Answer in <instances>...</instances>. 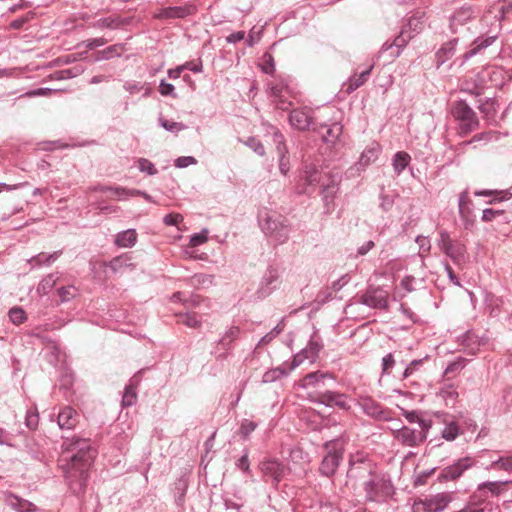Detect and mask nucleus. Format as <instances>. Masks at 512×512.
<instances>
[{"instance_id":"nucleus-2","label":"nucleus","mask_w":512,"mask_h":512,"mask_svg":"<svg viewBox=\"0 0 512 512\" xmlns=\"http://www.w3.org/2000/svg\"><path fill=\"white\" fill-rule=\"evenodd\" d=\"M316 186H320V194L323 201L324 213L331 214L335 209V197L339 190L338 183L327 174H323L315 166L305 167L300 177L297 190L300 194L311 195L315 192Z\"/></svg>"},{"instance_id":"nucleus-46","label":"nucleus","mask_w":512,"mask_h":512,"mask_svg":"<svg viewBox=\"0 0 512 512\" xmlns=\"http://www.w3.org/2000/svg\"><path fill=\"white\" fill-rule=\"evenodd\" d=\"M322 348H323V344L321 343L320 339L318 337H316L315 335L312 336L307 347L304 348L305 353L308 354L310 362L315 361V359L318 357V354Z\"/></svg>"},{"instance_id":"nucleus-44","label":"nucleus","mask_w":512,"mask_h":512,"mask_svg":"<svg viewBox=\"0 0 512 512\" xmlns=\"http://www.w3.org/2000/svg\"><path fill=\"white\" fill-rule=\"evenodd\" d=\"M476 196H484L489 197L492 196L493 199L490 200L488 203L492 204L495 202H499L505 199H508L511 195L508 190H477L474 192Z\"/></svg>"},{"instance_id":"nucleus-64","label":"nucleus","mask_w":512,"mask_h":512,"mask_svg":"<svg viewBox=\"0 0 512 512\" xmlns=\"http://www.w3.org/2000/svg\"><path fill=\"white\" fill-rule=\"evenodd\" d=\"M278 280V273L277 270L273 267H270L264 278H263V284L268 288L271 289L272 285Z\"/></svg>"},{"instance_id":"nucleus-18","label":"nucleus","mask_w":512,"mask_h":512,"mask_svg":"<svg viewBox=\"0 0 512 512\" xmlns=\"http://www.w3.org/2000/svg\"><path fill=\"white\" fill-rule=\"evenodd\" d=\"M259 468L264 477H269L272 479L275 487L278 486L285 475V466L276 459H268L262 461L259 465Z\"/></svg>"},{"instance_id":"nucleus-42","label":"nucleus","mask_w":512,"mask_h":512,"mask_svg":"<svg viewBox=\"0 0 512 512\" xmlns=\"http://www.w3.org/2000/svg\"><path fill=\"white\" fill-rule=\"evenodd\" d=\"M411 161V157L407 152L399 151L397 152L392 160V165L394 171L397 175H400L403 170L408 166Z\"/></svg>"},{"instance_id":"nucleus-19","label":"nucleus","mask_w":512,"mask_h":512,"mask_svg":"<svg viewBox=\"0 0 512 512\" xmlns=\"http://www.w3.org/2000/svg\"><path fill=\"white\" fill-rule=\"evenodd\" d=\"M413 38L414 34L411 33V31H408L407 28H401L399 34L393 39L392 42L386 41L382 45V51L391 50L392 57H399L403 49Z\"/></svg>"},{"instance_id":"nucleus-59","label":"nucleus","mask_w":512,"mask_h":512,"mask_svg":"<svg viewBox=\"0 0 512 512\" xmlns=\"http://www.w3.org/2000/svg\"><path fill=\"white\" fill-rule=\"evenodd\" d=\"M77 289L74 286L61 287L57 290L61 302H67L75 297Z\"/></svg>"},{"instance_id":"nucleus-6","label":"nucleus","mask_w":512,"mask_h":512,"mask_svg":"<svg viewBox=\"0 0 512 512\" xmlns=\"http://www.w3.org/2000/svg\"><path fill=\"white\" fill-rule=\"evenodd\" d=\"M451 115L459 122L458 133L461 137L469 135L480 126L477 114L465 100H458L452 104Z\"/></svg>"},{"instance_id":"nucleus-4","label":"nucleus","mask_w":512,"mask_h":512,"mask_svg":"<svg viewBox=\"0 0 512 512\" xmlns=\"http://www.w3.org/2000/svg\"><path fill=\"white\" fill-rule=\"evenodd\" d=\"M258 219L262 231L275 244H283L289 239L290 224L283 215L263 210Z\"/></svg>"},{"instance_id":"nucleus-45","label":"nucleus","mask_w":512,"mask_h":512,"mask_svg":"<svg viewBox=\"0 0 512 512\" xmlns=\"http://www.w3.org/2000/svg\"><path fill=\"white\" fill-rule=\"evenodd\" d=\"M60 255V252H54L52 254H47L44 252H41L37 254L36 256H33L29 263L33 267H40L42 265H49L50 263L54 262Z\"/></svg>"},{"instance_id":"nucleus-20","label":"nucleus","mask_w":512,"mask_h":512,"mask_svg":"<svg viewBox=\"0 0 512 512\" xmlns=\"http://www.w3.org/2000/svg\"><path fill=\"white\" fill-rule=\"evenodd\" d=\"M316 402L328 407L336 406L343 410H349L351 408L347 395L336 391L318 393Z\"/></svg>"},{"instance_id":"nucleus-58","label":"nucleus","mask_w":512,"mask_h":512,"mask_svg":"<svg viewBox=\"0 0 512 512\" xmlns=\"http://www.w3.org/2000/svg\"><path fill=\"white\" fill-rule=\"evenodd\" d=\"M138 168L141 172H145L148 175H155L158 173V170L155 168L154 164L146 158H140L138 160Z\"/></svg>"},{"instance_id":"nucleus-52","label":"nucleus","mask_w":512,"mask_h":512,"mask_svg":"<svg viewBox=\"0 0 512 512\" xmlns=\"http://www.w3.org/2000/svg\"><path fill=\"white\" fill-rule=\"evenodd\" d=\"M9 318L14 324L19 325L26 321L27 316L21 307H13L9 311Z\"/></svg>"},{"instance_id":"nucleus-35","label":"nucleus","mask_w":512,"mask_h":512,"mask_svg":"<svg viewBox=\"0 0 512 512\" xmlns=\"http://www.w3.org/2000/svg\"><path fill=\"white\" fill-rule=\"evenodd\" d=\"M463 350L469 355H475L480 347L479 337L472 331L466 332L461 337V343Z\"/></svg>"},{"instance_id":"nucleus-54","label":"nucleus","mask_w":512,"mask_h":512,"mask_svg":"<svg viewBox=\"0 0 512 512\" xmlns=\"http://www.w3.org/2000/svg\"><path fill=\"white\" fill-rule=\"evenodd\" d=\"M478 108L485 118L493 117L496 113L492 99H486L484 102L480 103Z\"/></svg>"},{"instance_id":"nucleus-43","label":"nucleus","mask_w":512,"mask_h":512,"mask_svg":"<svg viewBox=\"0 0 512 512\" xmlns=\"http://www.w3.org/2000/svg\"><path fill=\"white\" fill-rule=\"evenodd\" d=\"M498 217H501L502 221L504 223H510L512 220V217L509 214H507L504 210L492 209V208H487V209L483 210V213H482V221L483 222H491Z\"/></svg>"},{"instance_id":"nucleus-50","label":"nucleus","mask_w":512,"mask_h":512,"mask_svg":"<svg viewBox=\"0 0 512 512\" xmlns=\"http://www.w3.org/2000/svg\"><path fill=\"white\" fill-rule=\"evenodd\" d=\"M439 394L446 401V404H448L449 401L454 403L458 397V392L453 384H446L441 387Z\"/></svg>"},{"instance_id":"nucleus-17","label":"nucleus","mask_w":512,"mask_h":512,"mask_svg":"<svg viewBox=\"0 0 512 512\" xmlns=\"http://www.w3.org/2000/svg\"><path fill=\"white\" fill-rule=\"evenodd\" d=\"M288 120L293 128L300 131L308 130L313 123V111L309 107L292 109Z\"/></svg>"},{"instance_id":"nucleus-7","label":"nucleus","mask_w":512,"mask_h":512,"mask_svg":"<svg viewBox=\"0 0 512 512\" xmlns=\"http://www.w3.org/2000/svg\"><path fill=\"white\" fill-rule=\"evenodd\" d=\"M437 246L458 267H462L468 261L466 245L459 239L451 238L445 230L439 232Z\"/></svg>"},{"instance_id":"nucleus-53","label":"nucleus","mask_w":512,"mask_h":512,"mask_svg":"<svg viewBox=\"0 0 512 512\" xmlns=\"http://www.w3.org/2000/svg\"><path fill=\"white\" fill-rule=\"evenodd\" d=\"M288 374V371L283 367H277L275 369L267 371L264 376V382H272L275 381L283 376H286Z\"/></svg>"},{"instance_id":"nucleus-12","label":"nucleus","mask_w":512,"mask_h":512,"mask_svg":"<svg viewBox=\"0 0 512 512\" xmlns=\"http://www.w3.org/2000/svg\"><path fill=\"white\" fill-rule=\"evenodd\" d=\"M512 486V480L507 481H486L478 485L477 490L471 498L474 502L485 501L490 497H498Z\"/></svg>"},{"instance_id":"nucleus-10","label":"nucleus","mask_w":512,"mask_h":512,"mask_svg":"<svg viewBox=\"0 0 512 512\" xmlns=\"http://www.w3.org/2000/svg\"><path fill=\"white\" fill-rule=\"evenodd\" d=\"M269 97L272 98V103L276 109L282 111H289L292 107V102L289 101V97L292 96V91L289 84L284 79H279L274 82L268 83Z\"/></svg>"},{"instance_id":"nucleus-34","label":"nucleus","mask_w":512,"mask_h":512,"mask_svg":"<svg viewBox=\"0 0 512 512\" xmlns=\"http://www.w3.org/2000/svg\"><path fill=\"white\" fill-rule=\"evenodd\" d=\"M131 260V256L127 253H124L114 257L112 260L109 261V263L105 265L108 266L112 270V272L118 273L122 272L126 268L133 269L135 265L131 262Z\"/></svg>"},{"instance_id":"nucleus-25","label":"nucleus","mask_w":512,"mask_h":512,"mask_svg":"<svg viewBox=\"0 0 512 512\" xmlns=\"http://www.w3.org/2000/svg\"><path fill=\"white\" fill-rule=\"evenodd\" d=\"M458 41L459 37H454L449 41L443 43L441 47L436 51L435 64L437 68H439L441 65H443L446 61H448L454 56Z\"/></svg>"},{"instance_id":"nucleus-27","label":"nucleus","mask_w":512,"mask_h":512,"mask_svg":"<svg viewBox=\"0 0 512 512\" xmlns=\"http://www.w3.org/2000/svg\"><path fill=\"white\" fill-rule=\"evenodd\" d=\"M350 471L364 470L370 473L376 470L377 464L365 456L363 453L352 454L349 458Z\"/></svg>"},{"instance_id":"nucleus-11","label":"nucleus","mask_w":512,"mask_h":512,"mask_svg":"<svg viewBox=\"0 0 512 512\" xmlns=\"http://www.w3.org/2000/svg\"><path fill=\"white\" fill-rule=\"evenodd\" d=\"M358 404L362 411L376 421L388 422L393 420V412L389 408H385L370 396L360 397Z\"/></svg>"},{"instance_id":"nucleus-33","label":"nucleus","mask_w":512,"mask_h":512,"mask_svg":"<svg viewBox=\"0 0 512 512\" xmlns=\"http://www.w3.org/2000/svg\"><path fill=\"white\" fill-rule=\"evenodd\" d=\"M129 23L127 19H123L120 16H109L105 18H100L93 22L90 26L94 28H108V29H117L122 26H125Z\"/></svg>"},{"instance_id":"nucleus-22","label":"nucleus","mask_w":512,"mask_h":512,"mask_svg":"<svg viewBox=\"0 0 512 512\" xmlns=\"http://www.w3.org/2000/svg\"><path fill=\"white\" fill-rule=\"evenodd\" d=\"M239 336L240 328L238 326H231L218 341L216 349L223 350V352L218 354L217 358L225 359L228 352L232 349L233 342L237 340Z\"/></svg>"},{"instance_id":"nucleus-30","label":"nucleus","mask_w":512,"mask_h":512,"mask_svg":"<svg viewBox=\"0 0 512 512\" xmlns=\"http://www.w3.org/2000/svg\"><path fill=\"white\" fill-rule=\"evenodd\" d=\"M6 504L17 512H35L37 511L36 505L32 502L22 499L15 494L9 493L5 498Z\"/></svg>"},{"instance_id":"nucleus-16","label":"nucleus","mask_w":512,"mask_h":512,"mask_svg":"<svg viewBox=\"0 0 512 512\" xmlns=\"http://www.w3.org/2000/svg\"><path fill=\"white\" fill-rule=\"evenodd\" d=\"M197 6L193 2H187L182 6H170L161 8L154 14L155 19H184L196 14Z\"/></svg>"},{"instance_id":"nucleus-3","label":"nucleus","mask_w":512,"mask_h":512,"mask_svg":"<svg viewBox=\"0 0 512 512\" xmlns=\"http://www.w3.org/2000/svg\"><path fill=\"white\" fill-rule=\"evenodd\" d=\"M361 487L366 503L383 504L388 502L394 494V485L389 475L378 468L368 473Z\"/></svg>"},{"instance_id":"nucleus-31","label":"nucleus","mask_w":512,"mask_h":512,"mask_svg":"<svg viewBox=\"0 0 512 512\" xmlns=\"http://www.w3.org/2000/svg\"><path fill=\"white\" fill-rule=\"evenodd\" d=\"M373 69V65H370L365 70L361 71L359 74L355 73L352 75L348 81L344 84V90L347 94H351L356 89L361 87L369 78L371 71Z\"/></svg>"},{"instance_id":"nucleus-13","label":"nucleus","mask_w":512,"mask_h":512,"mask_svg":"<svg viewBox=\"0 0 512 512\" xmlns=\"http://www.w3.org/2000/svg\"><path fill=\"white\" fill-rule=\"evenodd\" d=\"M267 134L271 135L272 141L276 145V151L279 155V170L283 175H286L290 169V161L287 157L288 149L285 143V137L281 131L273 125L268 126Z\"/></svg>"},{"instance_id":"nucleus-1","label":"nucleus","mask_w":512,"mask_h":512,"mask_svg":"<svg viewBox=\"0 0 512 512\" xmlns=\"http://www.w3.org/2000/svg\"><path fill=\"white\" fill-rule=\"evenodd\" d=\"M62 456L59 467L65 482L74 495L85 493L89 471L97 455L89 438L79 436L63 437Z\"/></svg>"},{"instance_id":"nucleus-51","label":"nucleus","mask_w":512,"mask_h":512,"mask_svg":"<svg viewBox=\"0 0 512 512\" xmlns=\"http://www.w3.org/2000/svg\"><path fill=\"white\" fill-rule=\"evenodd\" d=\"M244 144L252 149L259 156L265 155V148L262 142L256 137H248L247 140L244 141Z\"/></svg>"},{"instance_id":"nucleus-57","label":"nucleus","mask_w":512,"mask_h":512,"mask_svg":"<svg viewBox=\"0 0 512 512\" xmlns=\"http://www.w3.org/2000/svg\"><path fill=\"white\" fill-rule=\"evenodd\" d=\"M122 46L115 44L107 47L106 49L100 51L99 58L100 59H110L114 55L120 56L121 55Z\"/></svg>"},{"instance_id":"nucleus-41","label":"nucleus","mask_w":512,"mask_h":512,"mask_svg":"<svg viewBox=\"0 0 512 512\" xmlns=\"http://www.w3.org/2000/svg\"><path fill=\"white\" fill-rule=\"evenodd\" d=\"M59 280V273H51L45 276L37 287V292L46 295L48 294L57 284V281Z\"/></svg>"},{"instance_id":"nucleus-37","label":"nucleus","mask_w":512,"mask_h":512,"mask_svg":"<svg viewBox=\"0 0 512 512\" xmlns=\"http://www.w3.org/2000/svg\"><path fill=\"white\" fill-rule=\"evenodd\" d=\"M326 378L334 379V375L332 373L322 371L311 372L303 377L301 385L303 387L313 386L322 382Z\"/></svg>"},{"instance_id":"nucleus-23","label":"nucleus","mask_w":512,"mask_h":512,"mask_svg":"<svg viewBox=\"0 0 512 512\" xmlns=\"http://www.w3.org/2000/svg\"><path fill=\"white\" fill-rule=\"evenodd\" d=\"M497 39L496 34H486L481 35L473 40L471 44V48L467 50L461 57L463 61H467L471 57L475 56L476 54L480 53L482 50L486 49L490 45H492L495 40Z\"/></svg>"},{"instance_id":"nucleus-47","label":"nucleus","mask_w":512,"mask_h":512,"mask_svg":"<svg viewBox=\"0 0 512 512\" xmlns=\"http://www.w3.org/2000/svg\"><path fill=\"white\" fill-rule=\"evenodd\" d=\"M379 153L380 146L378 144L367 147L361 154L360 163L362 165H369L378 158Z\"/></svg>"},{"instance_id":"nucleus-36","label":"nucleus","mask_w":512,"mask_h":512,"mask_svg":"<svg viewBox=\"0 0 512 512\" xmlns=\"http://www.w3.org/2000/svg\"><path fill=\"white\" fill-rule=\"evenodd\" d=\"M137 242V233L135 229H128L119 232L116 237L114 244L119 248H130L133 247Z\"/></svg>"},{"instance_id":"nucleus-5","label":"nucleus","mask_w":512,"mask_h":512,"mask_svg":"<svg viewBox=\"0 0 512 512\" xmlns=\"http://www.w3.org/2000/svg\"><path fill=\"white\" fill-rule=\"evenodd\" d=\"M346 443L347 441L341 436L326 441L323 444V449L326 453L318 468V471L322 476L331 478L336 474L338 467L343 460Z\"/></svg>"},{"instance_id":"nucleus-21","label":"nucleus","mask_w":512,"mask_h":512,"mask_svg":"<svg viewBox=\"0 0 512 512\" xmlns=\"http://www.w3.org/2000/svg\"><path fill=\"white\" fill-rule=\"evenodd\" d=\"M80 413L71 406L62 407L57 414V423L62 430H73L80 423Z\"/></svg>"},{"instance_id":"nucleus-60","label":"nucleus","mask_w":512,"mask_h":512,"mask_svg":"<svg viewBox=\"0 0 512 512\" xmlns=\"http://www.w3.org/2000/svg\"><path fill=\"white\" fill-rule=\"evenodd\" d=\"M396 197L397 196L393 195V194L382 193L380 195V204H379L380 208L385 212L390 211L394 205Z\"/></svg>"},{"instance_id":"nucleus-38","label":"nucleus","mask_w":512,"mask_h":512,"mask_svg":"<svg viewBox=\"0 0 512 512\" xmlns=\"http://www.w3.org/2000/svg\"><path fill=\"white\" fill-rule=\"evenodd\" d=\"M486 469L512 473V453L500 456L498 459L492 461Z\"/></svg>"},{"instance_id":"nucleus-32","label":"nucleus","mask_w":512,"mask_h":512,"mask_svg":"<svg viewBox=\"0 0 512 512\" xmlns=\"http://www.w3.org/2000/svg\"><path fill=\"white\" fill-rule=\"evenodd\" d=\"M425 499L428 503V511L440 512L447 507L452 498L449 493H439Z\"/></svg>"},{"instance_id":"nucleus-14","label":"nucleus","mask_w":512,"mask_h":512,"mask_svg":"<svg viewBox=\"0 0 512 512\" xmlns=\"http://www.w3.org/2000/svg\"><path fill=\"white\" fill-rule=\"evenodd\" d=\"M358 302L374 309H387L388 292L380 287H369L358 296Z\"/></svg>"},{"instance_id":"nucleus-15","label":"nucleus","mask_w":512,"mask_h":512,"mask_svg":"<svg viewBox=\"0 0 512 512\" xmlns=\"http://www.w3.org/2000/svg\"><path fill=\"white\" fill-rule=\"evenodd\" d=\"M476 461L474 458L466 456L458 459L455 463L445 467L439 474V481H455L460 478L465 471L472 468Z\"/></svg>"},{"instance_id":"nucleus-28","label":"nucleus","mask_w":512,"mask_h":512,"mask_svg":"<svg viewBox=\"0 0 512 512\" xmlns=\"http://www.w3.org/2000/svg\"><path fill=\"white\" fill-rule=\"evenodd\" d=\"M318 132L321 134L325 143L335 144L343 132V126L338 122H334L330 125L322 124Z\"/></svg>"},{"instance_id":"nucleus-55","label":"nucleus","mask_w":512,"mask_h":512,"mask_svg":"<svg viewBox=\"0 0 512 512\" xmlns=\"http://www.w3.org/2000/svg\"><path fill=\"white\" fill-rule=\"evenodd\" d=\"M262 71L266 74L273 75L275 72L274 58L270 53H265L262 57Z\"/></svg>"},{"instance_id":"nucleus-48","label":"nucleus","mask_w":512,"mask_h":512,"mask_svg":"<svg viewBox=\"0 0 512 512\" xmlns=\"http://www.w3.org/2000/svg\"><path fill=\"white\" fill-rule=\"evenodd\" d=\"M425 359L426 358L411 361L403 372L402 380L409 379L411 376L415 375L423 366Z\"/></svg>"},{"instance_id":"nucleus-39","label":"nucleus","mask_w":512,"mask_h":512,"mask_svg":"<svg viewBox=\"0 0 512 512\" xmlns=\"http://www.w3.org/2000/svg\"><path fill=\"white\" fill-rule=\"evenodd\" d=\"M176 322L179 324H183L189 328H199L201 326V321L198 318V315L194 312L187 313H177L175 314Z\"/></svg>"},{"instance_id":"nucleus-62","label":"nucleus","mask_w":512,"mask_h":512,"mask_svg":"<svg viewBox=\"0 0 512 512\" xmlns=\"http://www.w3.org/2000/svg\"><path fill=\"white\" fill-rule=\"evenodd\" d=\"M256 427L257 424L255 422L245 419L241 423L239 433L244 439H246L256 429Z\"/></svg>"},{"instance_id":"nucleus-9","label":"nucleus","mask_w":512,"mask_h":512,"mask_svg":"<svg viewBox=\"0 0 512 512\" xmlns=\"http://www.w3.org/2000/svg\"><path fill=\"white\" fill-rule=\"evenodd\" d=\"M419 424L422 430L412 429L408 426H403L400 429L392 431L393 438L401 445L407 447H416L427 438L426 431L430 427L425 420L420 419Z\"/></svg>"},{"instance_id":"nucleus-56","label":"nucleus","mask_w":512,"mask_h":512,"mask_svg":"<svg viewBox=\"0 0 512 512\" xmlns=\"http://www.w3.org/2000/svg\"><path fill=\"white\" fill-rule=\"evenodd\" d=\"M159 123L164 129L171 132H178L186 127L183 123L174 122L165 118H159Z\"/></svg>"},{"instance_id":"nucleus-26","label":"nucleus","mask_w":512,"mask_h":512,"mask_svg":"<svg viewBox=\"0 0 512 512\" xmlns=\"http://www.w3.org/2000/svg\"><path fill=\"white\" fill-rule=\"evenodd\" d=\"M140 381V372H138L137 374L130 378L129 383L126 385L122 396L123 407H130L137 402V388L139 386Z\"/></svg>"},{"instance_id":"nucleus-63","label":"nucleus","mask_w":512,"mask_h":512,"mask_svg":"<svg viewBox=\"0 0 512 512\" xmlns=\"http://www.w3.org/2000/svg\"><path fill=\"white\" fill-rule=\"evenodd\" d=\"M25 423L30 430L36 429L39 423L38 413L34 410H28L25 417Z\"/></svg>"},{"instance_id":"nucleus-49","label":"nucleus","mask_w":512,"mask_h":512,"mask_svg":"<svg viewBox=\"0 0 512 512\" xmlns=\"http://www.w3.org/2000/svg\"><path fill=\"white\" fill-rule=\"evenodd\" d=\"M502 4L498 8L496 18L501 22L502 20L512 17V0H498Z\"/></svg>"},{"instance_id":"nucleus-29","label":"nucleus","mask_w":512,"mask_h":512,"mask_svg":"<svg viewBox=\"0 0 512 512\" xmlns=\"http://www.w3.org/2000/svg\"><path fill=\"white\" fill-rule=\"evenodd\" d=\"M442 422L445 424V427L442 430L441 435L445 440L453 441L463 433L454 416L443 414Z\"/></svg>"},{"instance_id":"nucleus-24","label":"nucleus","mask_w":512,"mask_h":512,"mask_svg":"<svg viewBox=\"0 0 512 512\" xmlns=\"http://www.w3.org/2000/svg\"><path fill=\"white\" fill-rule=\"evenodd\" d=\"M472 205L473 203L469 197L468 191H463L459 195V214L464 222L465 228L474 224Z\"/></svg>"},{"instance_id":"nucleus-61","label":"nucleus","mask_w":512,"mask_h":512,"mask_svg":"<svg viewBox=\"0 0 512 512\" xmlns=\"http://www.w3.org/2000/svg\"><path fill=\"white\" fill-rule=\"evenodd\" d=\"M466 365V359L459 357L457 360L448 364L445 369V375H450L456 372L461 371Z\"/></svg>"},{"instance_id":"nucleus-40","label":"nucleus","mask_w":512,"mask_h":512,"mask_svg":"<svg viewBox=\"0 0 512 512\" xmlns=\"http://www.w3.org/2000/svg\"><path fill=\"white\" fill-rule=\"evenodd\" d=\"M401 28H407L408 31L414 34V37L419 34L424 28V13H417L411 16L407 23L404 24Z\"/></svg>"},{"instance_id":"nucleus-8","label":"nucleus","mask_w":512,"mask_h":512,"mask_svg":"<svg viewBox=\"0 0 512 512\" xmlns=\"http://www.w3.org/2000/svg\"><path fill=\"white\" fill-rule=\"evenodd\" d=\"M476 10L473 6H462L455 10L449 19V28L453 34L466 36L471 25L476 21Z\"/></svg>"}]
</instances>
